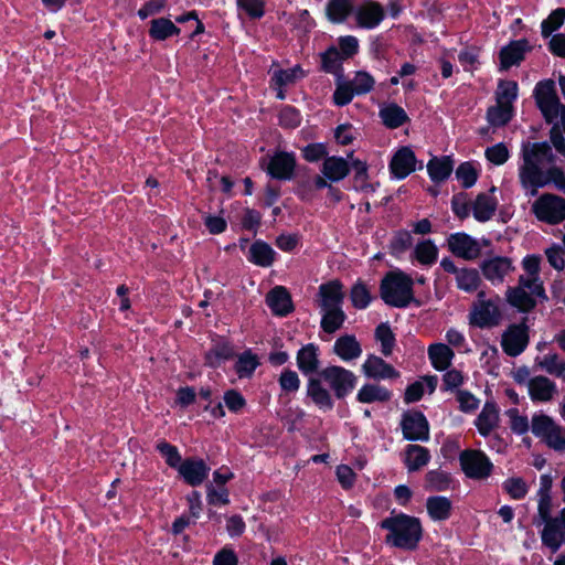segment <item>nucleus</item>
<instances>
[{
  "mask_svg": "<svg viewBox=\"0 0 565 565\" xmlns=\"http://www.w3.org/2000/svg\"><path fill=\"white\" fill-rule=\"evenodd\" d=\"M380 116L388 128H398L407 119L405 110L397 105H388L381 109Z\"/></svg>",
  "mask_w": 565,
  "mask_h": 565,
  "instance_id": "c03bdc74",
  "label": "nucleus"
},
{
  "mask_svg": "<svg viewBox=\"0 0 565 565\" xmlns=\"http://www.w3.org/2000/svg\"><path fill=\"white\" fill-rule=\"evenodd\" d=\"M358 376L350 370L339 365H329L317 375L309 377L307 396L321 411H331L334 401L331 392L339 399L347 397L355 388Z\"/></svg>",
  "mask_w": 565,
  "mask_h": 565,
  "instance_id": "f03ea898",
  "label": "nucleus"
},
{
  "mask_svg": "<svg viewBox=\"0 0 565 565\" xmlns=\"http://www.w3.org/2000/svg\"><path fill=\"white\" fill-rule=\"evenodd\" d=\"M355 18L361 28L373 29L383 20L384 11L380 4L367 2L356 9Z\"/></svg>",
  "mask_w": 565,
  "mask_h": 565,
  "instance_id": "b1692460",
  "label": "nucleus"
},
{
  "mask_svg": "<svg viewBox=\"0 0 565 565\" xmlns=\"http://www.w3.org/2000/svg\"><path fill=\"white\" fill-rule=\"evenodd\" d=\"M426 509L429 518L435 522L446 521L452 511L451 501L441 495L429 497L426 501Z\"/></svg>",
  "mask_w": 565,
  "mask_h": 565,
  "instance_id": "c85d7f7f",
  "label": "nucleus"
},
{
  "mask_svg": "<svg viewBox=\"0 0 565 565\" xmlns=\"http://www.w3.org/2000/svg\"><path fill=\"white\" fill-rule=\"evenodd\" d=\"M428 358L438 371H445L454 359L452 350L444 343H434L428 347Z\"/></svg>",
  "mask_w": 565,
  "mask_h": 565,
  "instance_id": "473e14b6",
  "label": "nucleus"
},
{
  "mask_svg": "<svg viewBox=\"0 0 565 565\" xmlns=\"http://www.w3.org/2000/svg\"><path fill=\"white\" fill-rule=\"evenodd\" d=\"M237 6L252 19H260L265 14L264 0H237Z\"/></svg>",
  "mask_w": 565,
  "mask_h": 565,
  "instance_id": "338daca9",
  "label": "nucleus"
},
{
  "mask_svg": "<svg viewBox=\"0 0 565 565\" xmlns=\"http://www.w3.org/2000/svg\"><path fill=\"white\" fill-rule=\"evenodd\" d=\"M536 105L548 124H553L551 142L565 157V138L559 131H565V106L561 104L555 85L552 81L540 82L534 89Z\"/></svg>",
  "mask_w": 565,
  "mask_h": 565,
  "instance_id": "7ed1b4c3",
  "label": "nucleus"
},
{
  "mask_svg": "<svg viewBox=\"0 0 565 565\" xmlns=\"http://www.w3.org/2000/svg\"><path fill=\"white\" fill-rule=\"evenodd\" d=\"M350 171L349 161L341 157H329L322 164V174L331 182L344 179Z\"/></svg>",
  "mask_w": 565,
  "mask_h": 565,
  "instance_id": "c756f323",
  "label": "nucleus"
},
{
  "mask_svg": "<svg viewBox=\"0 0 565 565\" xmlns=\"http://www.w3.org/2000/svg\"><path fill=\"white\" fill-rule=\"evenodd\" d=\"M527 327L523 323L509 326L502 334L501 347L510 356L520 355L527 347Z\"/></svg>",
  "mask_w": 565,
  "mask_h": 565,
  "instance_id": "9b49d317",
  "label": "nucleus"
},
{
  "mask_svg": "<svg viewBox=\"0 0 565 565\" xmlns=\"http://www.w3.org/2000/svg\"><path fill=\"white\" fill-rule=\"evenodd\" d=\"M296 160L294 153L276 152L268 162L267 172L271 178L289 180L292 177Z\"/></svg>",
  "mask_w": 565,
  "mask_h": 565,
  "instance_id": "6ab92c4d",
  "label": "nucleus"
},
{
  "mask_svg": "<svg viewBox=\"0 0 565 565\" xmlns=\"http://www.w3.org/2000/svg\"><path fill=\"white\" fill-rule=\"evenodd\" d=\"M333 352L344 362L356 360L362 354V348L354 335H342L333 344Z\"/></svg>",
  "mask_w": 565,
  "mask_h": 565,
  "instance_id": "393cba45",
  "label": "nucleus"
},
{
  "mask_svg": "<svg viewBox=\"0 0 565 565\" xmlns=\"http://www.w3.org/2000/svg\"><path fill=\"white\" fill-rule=\"evenodd\" d=\"M509 418L510 428L516 435H524L531 429V425L525 415H521L519 409L513 407L505 412Z\"/></svg>",
  "mask_w": 565,
  "mask_h": 565,
  "instance_id": "4d7b16f0",
  "label": "nucleus"
},
{
  "mask_svg": "<svg viewBox=\"0 0 565 565\" xmlns=\"http://www.w3.org/2000/svg\"><path fill=\"white\" fill-rule=\"evenodd\" d=\"M376 340L381 343V352L388 356L392 354L393 348L395 345L394 334L386 323H381L375 330Z\"/></svg>",
  "mask_w": 565,
  "mask_h": 565,
  "instance_id": "6e6d98bb",
  "label": "nucleus"
},
{
  "mask_svg": "<svg viewBox=\"0 0 565 565\" xmlns=\"http://www.w3.org/2000/svg\"><path fill=\"white\" fill-rule=\"evenodd\" d=\"M456 178L462 188L469 189L476 184L478 171L470 162H463L457 168Z\"/></svg>",
  "mask_w": 565,
  "mask_h": 565,
  "instance_id": "bf43d9fd",
  "label": "nucleus"
},
{
  "mask_svg": "<svg viewBox=\"0 0 565 565\" xmlns=\"http://www.w3.org/2000/svg\"><path fill=\"white\" fill-rule=\"evenodd\" d=\"M546 299L543 282L532 284L527 278H519V285L507 290V301L520 311L533 309L537 300Z\"/></svg>",
  "mask_w": 565,
  "mask_h": 565,
  "instance_id": "423d86ee",
  "label": "nucleus"
},
{
  "mask_svg": "<svg viewBox=\"0 0 565 565\" xmlns=\"http://www.w3.org/2000/svg\"><path fill=\"white\" fill-rule=\"evenodd\" d=\"M537 220L559 224L565 220V200L555 194H542L532 205Z\"/></svg>",
  "mask_w": 565,
  "mask_h": 565,
  "instance_id": "1a4fd4ad",
  "label": "nucleus"
},
{
  "mask_svg": "<svg viewBox=\"0 0 565 565\" xmlns=\"http://www.w3.org/2000/svg\"><path fill=\"white\" fill-rule=\"evenodd\" d=\"M455 278L457 287L466 292L476 291L481 282L479 271L475 268H460Z\"/></svg>",
  "mask_w": 565,
  "mask_h": 565,
  "instance_id": "79ce46f5",
  "label": "nucleus"
},
{
  "mask_svg": "<svg viewBox=\"0 0 565 565\" xmlns=\"http://www.w3.org/2000/svg\"><path fill=\"white\" fill-rule=\"evenodd\" d=\"M438 249L430 239L419 242L414 249V257L422 265H431L436 262Z\"/></svg>",
  "mask_w": 565,
  "mask_h": 565,
  "instance_id": "a18cd8bd",
  "label": "nucleus"
},
{
  "mask_svg": "<svg viewBox=\"0 0 565 565\" xmlns=\"http://www.w3.org/2000/svg\"><path fill=\"white\" fill-rule=\"evenodd\" d=\"M451 210L460 220H465L472 214L471 201L466 193H457L451 199Z\"/></svg>",
  "mask_w": 565,
  "mask_h": 565,
  "instance_id": "052dcab7",
  "label": "nucleus"
},
{
  "mask_svg": "<svg viewBox=\"0 0 565 565\" xmlns=\"http://www.w3.org/2000/svg\"><path fill=\"white\" fill-rule=\"evenodd\" d=\"M335 86L333 102L338 106L348 105L353 99L354 95H356L350 83L344 81L343 77L335 78Z\"/></svg>",
  "mask_w": 565,
  "mask_h": 565,
  "instance_id": "864d4df0",
  "label": "nucleus"
},
{
  "mask_svg": "<svg viewBox=\"0 0 565 565\" xmlns=\"http://www.w3.org/2000/svg\"><path fill=\"white\" fill-rule=\"evenodd\" d=\"M495 192L497 188L491 186L487 192L479 193L476 199L471 201L472 216L476 221L484 223L493 217L499 204Z\"/></svg>",
  "mask_w": 565,
  "mask_h": 565,
  "instance_id": "ddd939ff",
  "label": "nucleus"
},
{
  "mask_svg": "<svg viewBox=\"0 0 565 565\" xmlns=\"http://www.w3.org/2000/svg\"><path fill=\"white\" fill-rule=\"evenodd\" d=\"M502 488L513 500L523 499L529 491L525 481L520 477L508 478Z\"/></svg>",
  "mask_w": 565,
  "mask_h": 565,
  "instance_id": "13d9d810",
  "label": "nucleus"
},
{
  "mask_svg": "<svg viewBox=\"0 0 565 565\" xmlns=\"http://www.w3.org/2000/svg\"><path fill=\"white\" fill-rule=\"evenodd\" d=\"M448 248L457 257L466 260H472L480 256L481 245L472 236L459 232L448 237Z\"/></svg>",
  "mask_w": 565,
  "mask_h": 565,
  "instance_id": "f8f14e48",
  "label": "nucleus"
},
{
  "mask_svg": "<svg viewBox=\"0 0 565 565\" xmlns=\"http://www.w3.org/2000/svg\"><path fill=\"white\" fill-rule=\"evenodd\" d=\"M347 315L342 308L321 309V328L324 332L334 333L344 323Z\"/></svg>",
  "mask_w": 565,
  "mask_h": 565,
  "instance_id": "ea45409f",
  "label": "nucleus"
},
{
  "mask_svg": "<svg viewBox=\"0 0 565 565\" xmlns=\"http://www.w3.org/2000/svg\"><path fill=\"white\" fill-rule=\"evenodd\" d=\"M297 366L305 375L317 372L319 367V348L313 343L303 345L297 353Z\"/></svg>",
  "mask_w": 565,
  "mask_h": 565,
  "instance_id": "bb28decb",
  "label": "nucleus"
},
{
  "mask_svg": "<svg viewBox=\"0 0 565 565\" xmlns=\"http://www.w3.org/2000/svg\"><path fill=\"white\" fill-rule=\"evenodd\" d=\"M349 83L356 95H364L373 89L375 79L370 73L358 71Z\"/></svg>",
  "mask_w": 565,
  "mask_h": 565,
  "instance_id": "3c124183",
  "label": "nucleus"
},
{
  "mask_svg": "<svg viewBox=\"0 0 565 565\" xmlns=\"http://www.w3.org/2000/svg\"><path fill=\"white\" fill-rule=\"evenodd\" d=\"M413 279L402 270H392L381 282V297L395 308H405L414 300Z\"/></svg>",
  "mask_w": 565,
  "mask_h": 565,
  "instance_id": "39448f33",
  "label": "nucleus"
},
{
  "mask_svg": "<svg viewBox=\"0 0 565 565\" xmlns=\"http://www.w3.org/2000/svg\"><path fill=\"white\" fill-rule=\"evenodd\" d=\"M486 158L495 166H502L510 158V151L505 143L499 142L488 147L484 151Z\"/></svg>",
  "mask_w": 565,
  "mask_h": 565,
  "instance_id": "0e129e2a",
  "label": "nucleus"
},
{
  "mask_svg": "<svg viewBox=\"0 0 565 565\" xmlns=\"http://www.w3.org/2000/svg\"><path fill=\"white\" fill-rule=\"evenodd\" d=\"M536 365L550 375L565 379V360L556 353H546L535 359Z\"/></svg>",
  "mask_w": 565,
  "mask_h": 565,
  "instance_id": "72a5a7b5",
  "label": "nucleus"
},
{
  "mask_svg": "<svg viewBox=\"0 0 565 565\" xmlns=\"http://www.w3.org/2000/svg\"><path fill=\"white\" fill-rule=\"evenodd\" d=\"M363 374L373 380L397 379L399 373L382 358L369 355L362 364Z\"/></svg>",
  "mask_w": 565,
  "mask_h": 565,
  "instance_id": "aec40b11",
  "label": "nucleus"
},
{
  "mask_svg": "<svg viewBox=\"0 0 565 565\" xmlns=\"http://www.w3.org/2000/svg\"><path fill=\"white\" fill-rule=\"evenodd\" d=\"M555 156L547 142L524 143L519 163V181L525 195L535 196L541 188L553 183L565 193V174L554 164Z\"/></svg>",
  "mask_w": 565,
  "mask_h": 565,
  "instance_id": "f257e3e1",
  "label": "nucleus"
},
{
  "mask_svg": "<svg viewBox=\"0 0 565 565\" xmlns=\"http://www.w3.org/2000/svg\"><path fill=\"white\" fill-rule=\"evenodd\" d=\"M392 392L386 387L369 383L361 386L356 393V401L363 404L384 403L390 401Z\"/></svg>",
  "mask_w": 565,
  "mask_h": 565,
  "instance_id": "cd10ccee",
  "label": "nucleus"
},
{
  "mask_svg": "<svg viewBox=\"0 0 565 565\" xmlns=\"http://www.w3.org/2000/svg\"><path fill=\"white\" fill-rule=\"evenodd\" d=\"M500 422L499 408L493 402H487L475 419V426L482 437H490Z\"/></svg>",
  "mask_w": 565,
  "mask_h": 565,
  "instance_id": "4be33fe9",
  "label": "nucleus"
},
{
  "mask_svg": "<svg viewBox=\"0 0 565 565\" xmlns=\"http://www.w3.org/2000/svg\"><path fill=\"white\" fill-rule=\"evenodd\" d=\"M345 61L337 46H330L321 54L322 70L337 77H343L342 64Z\"/></svg>",
  "mask_w": 565,
  "mask_h": 565,
  "instance_id": "c9c22d12",
  "label": "nucleus"
},
{
  "mask_svg": "<svg viewBox=\"0 0 565 565\" xmlns=\"http://www.w3.org/2000/svg\"><path fill=\"white\" fill-rule=\"evenodd\" d=\"M266 303L277 316H286L292 310V302L289 292L285 287L277 286L266 296Z\"/></svg>",
  "mask_w": 565,
  "mask_h": 565,
  "instance_id": "5701e85b",
  "label": "nucleus"
},
{
  "mask_svg": "<svg viewBox=\"0 0 565 565\" xmlns=\"http://www.w3.org/2000/svg\"><path fill=\"white\" fill-rule=\"evenodd\" d=\"M514 267L509 257L495 256L484 259L481 264V271L484 278L497 286L503 282L507 275L513 271Z\"/></svg>",
  "mask_w": 565,
  "mask_h": 565,
  "instance_id": "dca6fc26",
  "label": "nucleus"
},
{
  "mask_svg": "<svg viewBox=\"0 0 565 565\" xmlns=\"http://www.w3.org/2000/svg\"><path fill=\"white\" fill-rule=\"evenodd\" d=\"M454 169V161L450 157L434 158L427 164L430 179L435 182L446 180Z\"/></svg>",
  "mask_w": 565,
  "mask_h": 565,
  "instance_id": "e433bc0d",
  "label": "nucleus"
},
{
  "mask_svg": "<svg viewBox=\"0 0 565 565\" xmlns=\"http://www.w3.org/2000/svg\"><path fill=\"white\" fill-rule=\"evenodd\" d=\"M542 542L553 553L557 552L563 543H565V508L559 515L545 522L542 531Z\"/></svg>",
  "mask_w": 565,
  "mask_h": 565,
  "instance_id": "4468645a",
  "label": "nucleus"
},
{
  "mask_svg": "<svg viewBox=\"0 0 565 565\" xmlns=\"http://www.w3.org/2000/svg\"><path fill=\"white\" fill-rule=\"evenodd\" d=\"M180 28L168 18H157L150 21L149 35L154 41H166L167 39L179 35Z\"/></svg>",
  "mask_w": 565,
  "mask_h": 565,
  "instance_id": "2f4dec72",
  "label": "nucleus"
},
{
  "mask_svg": "<svg viewBox=\"0 0 565 565\" xmlns=\"http://www.w3.org/2000/svg\"><path fill=\"white\" fill-rule=\"evenodd\" d=\"M425 481L426 489L430 491H446L450 489L452 483L450 473L440 469L427 472Z\"/></svg>",
  "mask_w": 565,
  "mask_h": 565,
  "instance_id": "37998d69",
  "label": "nucleus"
},
{
  "mask_svg": "<svg viewBox=\"0 0 565 565\" xmlns=\"http://www.w3.org/2000/svg\"><path fill=\"white\" fill-rule=\"evenodd\" d=\"M403 436L407 440L427 441L429 439V425L420 412H406L402 422Z\"/></svg>",
  "mask_w": 565,
  "mask_h": 565,
  "instance_id": "9d476101",
  "label": "nucleus"
},
{
  "mask_svg": "<svg viewBox=\"0 0 565 565\" xmlns=\"http://www.w3.org/2000/svg\"><path fill=\"white\" fill-rule=\"evenodd\" d=\"M458 459L463 475L472 480H486L494 469L491 459L480 449H465Z\"/></svg>",
  "mask_w": 565,
  "mask_h": 565,
  "instance_id": "0eeeda50",
  "label": "nucleus"
},
{
  "mask_svg": "<svg viewBox=\"0 0 565 565\" xmlns=\"http://www.w3.org/2000/svg\"><path fill=\"white\" fill-rule=\"evenodd\" d=\"M565 21V9L558 8L551 12V14L543 20L541 24L542 35L544 38H550L553 32L558 30Z\"/></svg>",
  "mask_w": 565,
  "mask_h": 565,
  "instance_id": "603ef678",
  "label": "nucleus"
},
{
  "mask_svg": "<svg viewBox=\"0 0 565 565\" xmlns=\"http://www.w3.org/2000/svg\"><path fill=\"white\" fill-rule=\"evenodd\" d=\"M350 298L356 309H365L372 300L369 288L362 281H356L351 288Z\"/></svg>",
  "mask_w": 565,
  "mask_h": 565,
  "instance_id": "5fc2aeb1",
  "label": "nucleus"
},
{
  "mask_svg": "<svg viewBox=\"0 0 565 565\" xmlns=\"http://www.w3.org/2000/svg\"><path fill=\"white\" fill-rule=\"evenodd\" d=\"M523 269L525 270V275L520 276V278H527L532 284L542 282L539 276L540 273V257L536 255H527L524 257L522 262Z\"/></svg>",
  "mask_w": 565,
  "mask_h": 565,
  "instance_id": "69168bd1",
  "label": "nucleus"
},
{
  "mask_svg": "<svg viewBox=\"0 0 565 565\" xmlns=\"http://www.w3.org/2000/svg\"><path fill=\"white\" fill-rule=\"evenodd\" d=\"M320 309L342 308L344 291L339 280H331L319 287Z\"/></svg>",
  "mask_w": 565,
  "mask_h": 565,
  "instance_id": "412c9836",
  "label": "nucleus"
},
{
  "mask_svg": "<svg viewBox=\"0 0 565 565\" xmlns=\"http://www.w3.org/2000/svg\"><path fill=\"white\" fill-rule=\"evenodd\" d=\"M259 364L257 354L247 349L237 356L235 371L239 379L250 377Z\"/></svg>",
  "mask_w": 565,
  "mask_h": 565,
  "instance_id": "58836bf2",
  "label": "nucleus"
},
{
  "mask_svg": "<svg viewBox=\"0 0 565 565\" xmlns=\"http://www.w3.org/2000/svg\"><path fill=\"white\" fill-rule=\"evenodd\" d=\"M306 76V72L299 66L287 70H274L271 72V86H289Z\"/></svg>",
  "mask_w": 565,
  "mask_h": 565,
  "instance_id": "4c0bfd02",
  "label": "nucleus"
},
{
  "mask_svg": "<svg viewBox=\"0 0 565 565\" xmlns=\"http://www.w3.org/2000/svg\"><path fill=\"white\" fill-rule=\"evenodd\" d=\"M417 168V159L409 147H401L393 154L390 162V171L397 180H403Z\"/></svg>",
  "mask_w": 565,
  "mask_h": 565,
  "instance_id": "2eb2a0df",
  "label": "nucleus"
},
{
  "mask_svg": "<svg viewBox=\"0 0 565 565\" xmlns=\"http://www.w3.org/2000/svg\"><path fill=\"white\" fill-rule=\"evenodd\" d=\"M527 50L526 40H518L510 42L507 46L500 51V65L501 68L508 70L513 65L519 64Z\"/></svg>",
  "mask_w": 565,
  "mask_h": 565,
  "instance_id": "a878e982",
  "label": "nucleus"
},
{
  "mask_svg": "<svg viewBox=\"0 0 565 565\" xmlns=\"http://www.w3.org/2000/svg\"><path fill=\"white\" fill-rule=\"evenodd\" d=\"M430 460L427 448L419 445H408L405 448L404 463L408 471H416L425 467Z\"/></svg>",
  "mask_w": 565,
  "mask_h": 565,
  "instance_id": "7c9ffc66",
  "label": "nucleus"
},
{
  "mask_svg": "<svg viewBox=\"0 0 565 565\" xmlns=\"http://www.w3.org/2000/svg\"><path fill=\"white\" fill-rule=\"evenodd\" d=\"M157 450L164 458L167 465L171 468L178 469L183 461L178 448L167 441H161L157 445Z\"/></svg>",
  "mask_w": 565,
  "mask_h": 565,
  "instance_id": "680f3d73",
  "label": "nucleus"
},
{
  "mask_svg": "<svg viewBox=\"0 0 565 565\" xmlns=\"http://www.w3.org/2000/svg\"><path fill=\"white\" fill-rule=\"evenodd\" d=\"M223 402L232 413H239L246 406L245 397L236 390H228L224 393Z\"/></svg>",
  "mask_w": 565,
  "mask_h": 565,
  "instance_id": "774afa93",
  "label": "nucleus"
},
{
  "mask_svg": "<svg viewBox=\"0 0 565 565\" xmlns=\"http://www.w3.org/2000/svg\"><path fill=\"white\" fill-rule=\"evenodd\" d=\"M498 300V298L487 300L484 292L480 291L469 313L470 324L481 329L498 326L501 320Z\"/></svg>",
  "mask_w": 565,
  "mask_h": 565,
  "instance_id": "6e6552de",
  "label": "nucleus"
},
{
  "mask_svg": "<svg viewBox=\"0 0 565 565\" xmlns=\"http://www.w3.org/2000/svg\"><path fill=\"white\" fill-rule=\"evenodd\" d=\"M381 526L388 531L386 543L402 550H415L423 535L420 521L404 513L392 514Z\"/></svg>",
  "mask_w": 565,
  "mask_h": 565,
  "instance_id": "20e7f679",
  "label": "nucleus"
},
{
  "mask_svg": "<svg viewBox=\"0 0 565 565\" xmlns=\"http://www.w3.org/2000/svg\"><path fill=\"white\" fill-rule=\"evenodd\" d=\"M233 354V347L228 342H218L205 353V363L211 367H217Z\"/></svg>",
  "mask_w": 565,
  "mask_h": 565,
  "instance_id": "a19ab883",
  "label": "nucleus"
},
{
  "mask_svg": "<svg viewBox=\"0 0 565 565\" xmlns=\"http://www.w3.org/2000/svg\"><path fill=\"white\" fill-rule=\"evenodd\" d=\"M487 118L492 126H504L512 118V106L497 102L495 106L488 109Z\"/></svg>",
  "mask_w": 565,
  "mask_h": 565,
  "instance_id": "49530a36",
  "label": "nucleus"
},
{
  "mask_svg": "<svg viewBox=\"0 0 565 565\" xmlns=\"http://www.w3.org/2000/svg\"><path fill=\"white\" fill-rule=\"evenodd\" d=\"M351 10V0H330L327 6L328 18L335 23L343 22Z\"/></svg>",
  "mask_w": 565,
  "mask_h": 565,
  "instance_id": "de8ad7c7",
  "label": "nucleus"
},
{
  "mask_svg": "<svg viewBox=\"0 0 565 565\" xmlns=\"http://www.w3.org/2000/svg\"><path fill=\"white\" fill-rule=\"evenodd\" d=\"M518 96V84L513 81H501L497 90V102L512 106Z\"/></svg>",
  "mask_w": 565,
  "mask_h": 565,
  "instance_id": "e2e57ef3",
  "label": "nucleus"
},
{
  "mask_svg": "<svg viewBox=\"0 0 565 565\" xmlns=\"http://www.w3.org/2000/svg\"><path fill=\"white\" fill-rule=\"evenodd\" d=\"M182 479L192 487L204 482L210 472V467L201 458H188L177 469Z\"/></svg>",
  "mask_w": 565,
  "mask_h": 565,
  "instance_id": "f3484780",
  "label": "nucleus"
},
{
  "mask_svg": "<svg viewBox=\"0 0 565 565\" xmlns=\"http://www.w3.org/2000/svg\"><path fill=\"white\" fill-rule=\"evenodd\" d=\"M542 441L555 451L565 452V427L555 423Z\"/></svg>",
  "mask_w": 565,
  "mask_h": 565,
  "instance_id": "8fccbe9b",
  "label": "nucleus"
},
{
  "mask_svg": "<svg viewBox=\"0 0 565 565\" xmlns=\"http://www.w3.org/2000/svg\"><path fill=\"white\" fill-rule=\"evenodd\" d=\"M555 420L543 413H535L531 419V431L533 435L539 438L541 441L547 435Z\"/></svg>",
  "mask_w": 565,
  "mask_h": 565,
  "instance_id": "09e8293b",
  "label": "nucleus"
},
{
  "mask_svg": "<svg viewBox=\"0 0 565 565\" xmlns=\"http://www.w3.org/2000/svg\"><path fill=\"white\" fill-rule=\"evenodd\" d=\"M275 250L265 242L256 241L249 247L248 259L257 266H270L275 260Z\"/></svg>",
  "mask_w": 565,
  "mask_h": 565,
  "instance_id": "f704fd0d",
  "label": "nucleus"
},
{
  "mask_svg": "<svg viewBox=\"0 0 565 565\" xmlns=\"http://www.w3.org/2000/svg\"><path fill=\"white\" fill-rule=\"evenodd\" d=\"M530 398L534 403H546L557 394L556 384L546 376H533L527 382Z\"/></svg>",
  "mask_w": 565,
  "mask_h": 565,
  "instance_id": "a211bd4d",
  "label": "nucleus"
}]
</instances>
